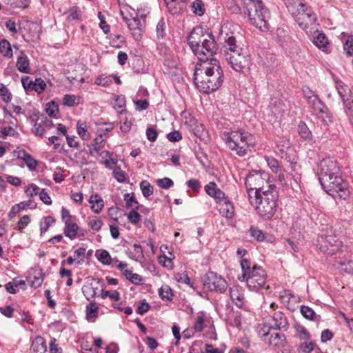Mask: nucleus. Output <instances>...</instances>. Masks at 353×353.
Returning <instances> with one entry per match:
<instances>
[{"label": "nucleus", "mask_w": 353, "mask_h": 353, "mask_svg": "<svg viewBox=\"0 0 353 353\" xmlns=\"http://www.w3.org/2000/svg\"><path fill=\"white\" fill-rule=\"evenodd\" d=\"M318 175L322 188L333 198L345 199L349 196L347 183L341 177L335 160L323 159L319 163Z\"/></svg>", "instance_id": "nucleus-1"}, {"label": "nucleus", "mask_w": 353, "mask_h": 353, "mask_svg": "<svg viewBox=\"0 0 353 353\" xmlns=\"http://www.w3.org/2000/svg\"><path fill=\"white\" fill-rule=\"evenodd\" d=\"M196 65L194 73V82L198 90L203 93L216 90L223 83V72L219 61L214 58L201 61Z\"/></svg>", "instance_id": "nucleus-2"}, {"label": "nucleus", "mask_w": 353, "mask_h": 353, "mask_svg": "<svg viewBox=\"0 0 353 353\" xmlns=\"http://www.w3.org/2000/svg\"><path fill=\"white\" fill-rule=\"evenodd\" d=\"M188 42L200 61H208L213 58L217 50L212 33L204 32L201 28L193 29L188 37Z\"/></svg>", "instance_id": "nucleus-3"}, {"label": "nucleus", "mask_w": 353, "mask_h": 353, "mask_svg": "<svg viewBox=\"0 0 353 353\" xmlns=\"http://www.w3.org/2000/svg\"><path fill=\"white\" fill-rule=\"evenodd\" d=\"M249 200L252 205L255 204L256 213L261 218L269 220L272 219L277 210L279 193L272 185L260 194L252 196L249 194Z\"/></svg>", "instance_id": "nucleus-4"}, {"label": "nucleus", "mask_w": 353, "mask_h": 353, "mask_svg": "<svg viewBox=\"0 0 353 353\" xmlns=\"http://www.w3.org/2000/svg\"><path fill=\"white\" fill-rule=\"evenodd\" d=\"M228 147L239 157H244L251 152L255 145L254 137L242 130L223 133Z\"/></svg>", "instance_id": "nucleus-5"}, {"label": "nucleus", "mask_w": 353, "mask_h": 353, "mask_svg": "<svg viewBox=\"0 0 353 353\" xmlns=\"http://www.w3.org/2000/svg\"><path fill=\"white\" fill-rule=\"evenodd\" d=\"M241 267L243 274L239 279L241 281H246L247 286L250 290L257 291L265 286L267 274L261 267L256 265L251 267V263L247 259L241 260Z\"/></svg>", "instance_id": "nucleus-6"}, {"label": "nucleus", "mask_w": 353, "mask_h": 353, "mask_svg": "<svg viewBox=\"0 0 353 353\" xmlns=\"http://www.w3.org/2000/svg\"><path fill=\"white\" fill-rule=\"evenodd\" d=\"M243 8L248 12L249 21L252 25L262 32L269 30L268 20L270 18V12L262 1L246 0L244 1Z\"/></svg>", "instance_id": "nucleus-7"}, {"label": "nucleus", "mask_w": 353, "mask_h": 353, "mask_svg": "<svg viewBox=\"0 0 353 353\" xmlns=\"http://www.w3.org/2000/svg\"><path fill=\"white\" fill-rule=\"evenodd\" d=\"M225 58L232 69L239 72L248 71L252 64L250 56L243 48H238L234 52H227Z\"/></svg>", "instance_id": "nucleus-8"}, {"label": "nucleus", "mask_w": 353, "mask_h": 353, "mask_svg": "<svg viewBox=\"0 0 353 353\" xmlns=\"http://www.w3.org/2000/svg\"><path fill=\"white\" fill-rule=\"evenodd\" d=\"M269 174L265 172L253 171L245 179V186L248 190V194L254 192V196L265 192L264 187L268 184Z\"/></svg>", "instance_id": "nucleus-9"}, {"label": "nucleus", "mask_w": 353, "mask_h": 353, "mask_svg": "<svg viewBox=\"0 0 353 353\" xmlns=\"http://www.w3.org/2000/svg\"><path fill=\"white\" fill-rule=\"evenodd\" d=\"M202 282L204 288L210 291L224 293L228 288L226 281L221 276L212 271L207 272L203 276Z\"/></svg>", "instance_id": "nucleus-10"}, {"label": "nucleus", "mask_w": 353, "mask_h": 353, "mask_svg": "<svg viewBox=\"0 0 353 353\" xmlns=\"http://www.w3.org/2000/svg\"><path fill=\"white\" fill-rule=\"evenodd\" d=\"M61 213V220L65 224L63 234L65 236L72 240L76 237L79 229V226L75 222V218L64 207H62Z\"/></svg>", "instance_id": "nucleus-11"}, {"label": "nucleus", "mask_w": 353, "mask_h": 353, "mask_svg": "<svg viewBox=\"0 0 353 353\" xmlns=\"http://www.w3.org/2000/svg\"><path fill=\"white\" fill-rule=\"evenodd\" d=\"M99 286L101 287V291H103L105 287L104 283L99 279H94L93 282L83 285L82 292L87 300L90 301L96 296Z\"/></svg>", "instance_id": "nucleus-12"}, {"label": "nucleus", "mask_w": 353, "mask_h": 353, "mask_svg": "<svg viewBox=\"0 0 353 353\" xmlns=\"http://www.w3.org/2000/svg\"><path fill=\"white\" fill-rule=\"evenodd\" d=\"M220 39L223 40V47L225 48V52H234L238 48H243L238 44V42L232 32L223 34L221 32Z\"/></svg>", "instance_id": "nucleus-13"}, {"label": "nucleus", "mask_w": 353, "mask_h": 353, "mask_svg": "<svg viewBox=\"0 0 353 353\" xmlns=\"http://www.w3.org/2000/svg\"><path fill=\"white\" fill-rule=\"evenodd\" d=\"M333 240L332 236H321L317 240V247L327 254H333L338 249L337 245L332 243Z\"/></svg>", "instance_id": "nucleus-14"}, {"label": "nucleus", "mask_w": 353, "mask_h": 353, "mask_svg": "<svg viewBox=\"0 0 353 353\" xmlns=\"http://www.w3.org/2000/svg\"><path fill=\"white\" fill-rule=\"evenodd\" d=\"M287 8L295 21H299L301 16L308 11L305 3L294 0L288 1Z\"/></svg>", "instance_id": "nucleus-15"}, {"label": "nucleus", "mask_w": 353, "mask_h": 353, "mask_svg": "<svg viewBox=\"0 0 353 353\" xmlns=\"http://www.w3.org/2000/svg\"><path fill=\"white\" fill-rule=\"evenodd\" d=\"M123 19L126 22L128 28L132 32V34L134 38L139 41L141 39V33L143 30V23H141V19L138 18V16L132 19H128L123 17Z\"/></svg>", "instance_id": "nucleus-16"}, {"label": "nucleus", "mask_w": 353, "mask_h": 353, "mask_svg": "<svg viewBox=\"0 0 353 353\" xmlns=\"http://www.w3.org/2000/svg\"><path fill=\"white\" fill-rule=\"evenodd\" d=\"M308 104L315 113L326 114L328 121H332V115L327 107L322 102L317 95H314L307 101Z\"/></svg>", "instance_id": "nucleus-17"}, {"label": "nucleus", "mask_w": 353, "mask_h": 353, "mask_svg": "<svg viewBox=\"0 0 353 353\" xmlns=\"http://www.w3.org/2000/svg\"><path fill=\"white\" fill-rule=\"evenodd\" d=\"M230 296L234 304L238 307L242 308L245 303L244 290L239 286L234 285L230 288Z\"/></svg>", "instance_id": "nucleus-18"}, {"label": "nucleus", "mask_w": 353, "mask_h": 353, "mask_svg": "<svg viewBox=\"0 0 353 353\" xmlns=\"http://www.w3.org/2000/svg\"><path fill=\"white\" fill-rule=\"evenodd\" d=\"M216 208L223 216L228 219H232L234 216V208L229 198L218 201Z\"/></svg>", "instance_id": "nucleus-19"}, {"label": "nucleus", "mask_w": 353, "mask_h": 353, "mask_svg": "<svg viewBox=\"0 0 353 353\" xmlns=\"http://www.w3.org/2000/svg\"><path fill=\"white\" fill-rule=\"evenodd\" d=\"M316 21V17L314 12L308 10L305 14L301 16L299 21H296V22L303 30H307L315 24Z\"/></svg>", "instance_id": "nucleus-20"}, {"label": "nucleus", "mask_w": 353, "mask_h": 353, "mask_svg": "<svg viewBox=\"0 0 353 353\" xmlns=\"http://www.w3.org/2000/svg\"><path fill=\"white\" fill-rule=\"evenodd\" d=\"M274 322V330H286L289 327V323L286 316L281 312H276L272 316Z\"/></svg>", "instance_id": "nucleus-21"}, {"label": "nucleus", "mask_w": 353, "mask_h": 353, "mask_svg": "<svg viewBox=\"0 0 353 353\" xmlns=\"http://www.w3.org/2000/svg\"><path fill=\"white\" fill-rule=\"evenodd\" d=\"M127 254L130 259L137 262L141 263L144 259L143 248L138 243L133 244L131 248H128Z\"/></svg>", "instance_id": "nucleus-22"}, {"label": "nucleus", "mask_w": 353, "mask_h": 353, "mask_svg": "<svg viewBox=\"0 0 353 353\" xmlns=\"http://www.w3.org/2000/svg\"><path fill=\"white\" fill-rule=\"evenodd\" d=\"M266 343H268L270 346L280 348L285 345L286 339L283 334L273 332Z\"/></svg>", "instance_id": "nucleus-23"}, {"label": "nucleus", "mask_w": 353, "mask_h": 353, "mask_svg": "<svg viewBox=\"0 0 353 353\" xmlns=\"http://www.w3.org/2000/svg\"><path fill=\"white\" fill-rule=\"evenodd\" d=\"M89 203L91 204V210L97 214L100 213L104 207V201L98 194H92L90 196Z\"/></svg>", "instance_id": "nucleus-24"}, {"label": "nucleus", "mask_w": 353, "mask_h": 353, "mask_svg": "<svg viewBox=\"0 0 353 353\" xmlns=\"http://www.w3.org/2000/svg\"><path fill=\"white\" fill-rule=\"evenodd\" d=\"M336 88L342 99L343 103L345 102V99H348L349 97H353L349 87L344 84L342 81H336Z\"/></svg>", "instance_id": "nucleus-25"}, {"label": "nucleus", "mask_w": 353, "mask_h": 353, "mask_svg": "<svg viewBox=\"0 0 353 353\" xmlns=\"http://www.w3.org/2000/svg\"><path fill=\"white\" fill-rule=\"evenodd\" d=\"M30 63L28 57L23 52H21V55L17 58V61L16 63V66L17 69L23 73H29Z\"/></svg>", "instance_id": "nucleus-26"}, {"label": "nucleus", "mask_w": 353, "mask_h": 353, "mask_svg": "<svg viewBox=\"0 0 353 353\" xmlns=\"http://www.w3.org/2000/svg\"><path fill=\"white\" fill-rule=\"evenodd\" d=\"M18 157L21 159L27 167L30 170H34L37 165V161L35 160L32 156L27 153L25 150H21L19 152Z\"/></svg>", "instance_id": "nucleus-27"}, {"label": "nucleus", "mask_w": 353, "mask_h": 353, "mask_svg": "<svg viewBox=\"0 0 353 353\" xmlns=\"http://www.w3.org/2000/svg\"><path fill=\"white\" fill-rule=\"evenodd\" d=\"M30 350L34 353H43L46 350V345L43 337L37 336L32 341Z\"/></svg>", "instance_id": "nucleus-28"}, {"label": "nucleus", "mask_w": 353, "mask_h": 353, "mask_svg": "<svg viewBox=\"0 0 353 353\" xmlns=\"http://www.w3.org/2000/svg\"><path fill=\"white\" fill-rule=\"evenodd\" d=\"M95 256L98 261L103 265H110L112 262L111 256L107 250H98L95 252Z\"/></svg>", "instance_id": "nucleus-29"}, {"label": "nucleus", "mask_w": 353, "mask_h": 353, "mask_svg": "<svg viewBox=\"0 0 353 353\" xmlns=\"http://www.w3.org/2000/svg\"><path fill=\"white\" fill-rule=\"evenodd\" d=\"M301 313L307 319L312 321H319V316L316 315L314 311L308 306L302 305Z\"/></svg>", "instance_id": "nucleus-30"}, {"label": "nucleus", "mask_w": 353, "mask_h": 353, "mask_svg": "<svg viewBox=\"0 0 353 353\" xmlns=\"http://www.w3.org/2000/svg\"><path fill=\"white\" fill-rule=\"evenodd\" d=\"M298 133L299 135L305 140H311L312 137V134L311 131L309 130L307 125L303 123L300 122L298 125Z\"/></svg>", "instance_id": "nucleus-31"}, {"label": "nucleus", "mask_w": 353, "mask_h": 353, "mask_svg": "<svg viewBox=\"0 0 353 353\" xmlns=\"http://www.w3.org/2000/svg\"><path fill=\"white\" fill-rule=\"evenodd\" d=\"M314 43L316 46H317L319 49L322 50H325L327 45L329 44L328 39H327L325 34L323 33H319L314 39Z\"/></svg>", "instance_id": "nucleus-32"}, {"label": "nucleus", "mask_w": 353, "mask_h": 353, "mask_svg": "<svg viewBox=\"0 0 353 353\" xmlns=\"http://www.w3.org/2000/svg\"><path fill=\"white\" fill-rule=\"evenodd\" d=\"M99 307L94 302L90 303L86 306V316L90 321H94V319L97 316Z\"/></svg>", "instance_id": "nucleus-33"}, {"label": "nucleus", "mask_w": 353, "mask_h": 353, "mask_svg": "<svg viewBox=\"0 0 353 353\" xmlns=\"http://www.w3.org/2000/svg\"><path fill=\"white\" fill-rule=\"evenodd\" d=\"M0 52L6 57H12V50L10 43L6 39L0 41Z\"/></svg>", "instance_id": "nucleus-34"}, {"label": "nucleus", "mask_w": 353, "mask_h": 353, "mask_svg": "<svg viewBox=\"0 0 353 353\" xmlns=\"http://www.w3.org/2000/svg\"><path fill=\"white\" fill-rule=\"evenodd\" d=\"M265 160L273 172L277 174V172L281 171L280 163L277 159L271 156H265Z\"/></svg>", "instance_id": "nucleus-35"}, {"label": "nucleus", "mask_w": 353, "mask_h": 353, "mask_svg": "<svg viewBox=\"0 0 353 353\" xmlns=\"http://www.w3.org/2000/svg\"><path fill=\"white\" fill-rule=\"evenodd\" d=\"M123 273L126 279L135 285H141L142 283L143 279L139 274L133 273L131 270H125Z\"/></svg>", "instance_id": "nucleus-36"}, {"label": "nucleus", "mask_w": 353, "mask_h": 353, "mask_svg": "<svg viewBox=\"0 0 353 353\" xmlns=\"http://www.w3.org/2000/svg\"><path fill=\"white\" fill-rule=\"evenodd\" d=\"M204 321H205V315L203 312L199 314L194 319V323L192 328L194 332H200L204 328Z\"/></svg>", "instance_id": "nucleus-37"}, {"label": "nucleus", "mask_w": 353, "mask_h": 353, "mask_svg": "<svg viewBox=\"0 0 353 353\" xmlns=\"http://www.w3.org/2000/svg\"><path fill=\"white\" fill-rule=\"evenodd\" d=\"M274 329L273 327H270L267 325H263L258 328V334L259 336L266 342L270 334L272 333L271 331Z\"/></svg>", "instance_id": "nucleus-38"}, {"label": "nucleus", "mask_w": 353, "mask_h": 353, "mask_svg": "<svg viewBox=\"0 0 353 353\" xmlns=\"http://www.w3.org/2000/svg\"><path fill=\"white\" fill-rule=\"evenodd\" d=\"M159 294L163 300L171 301L172 299L173 294L169 285H162L159 290Z\"/></svg>", "instance_id": "nucleus-39"}, {"label": "nucleus", "mask_w": 353, "mask_h": 353, "mask_svg": "<svg viewBox=\"0 0 353 353\" xmlns=\"http://www.w3.org/2000/svg\"><path fill=\"white\" fill-rule=\"evenodd\" d=\"M124 200L125 201L126 208L133 209H138L139 203L134 196V194L127 193L124 195Z\"/></svg>", "instance_id": "nucleus-40"}, {"label": "nucleus", "mask_w": 353, "mask_h": 353, "mask_svg": "<svg viewBox=\"0 0 353 353\" xmlns=\"http://www.w3.org/2000/svg\"><path fill=\"white\" fill-rule=\"evenodd\" d=\"M192 8L193 12L198 16H202L205 13V9L204 3L201 0H196L194 2H193Z\"/></svg>", "instance_id": "nucleus-41"}, {"label": "nucleus", "mask_w": 353, "mask_h": 353, "mask_svg": "<svg viewBox=\"0 0 353 353\" xmlns=\"http://www.w3.org/2000/svg\"><path fill=\"white\" fill-rule=\"evenodd\" d=\"M140 188L143 195L146 198L152 195L153 193V187L148 181L144 180L141 181L140 183Z\"/></svg>", "instance_id": "nucleus-42"}, {"label": "nucleus", "mask_w": 353, "mask_h": 353, "mask_svg": "<svg viewBox=\"0 0 353 353\" xmlns=\"http://www.w3.org/2000/svg\"><path fill=\"white\" fill-rule=\"evenodd\" d=\"M99 139H101L100 141H99V138L95 139L94 143L90 148V153L92 156H94L95 154H97L103 146L102 143L104 141V140L102 139L101 135H100Z\"/></svg>", "instance_id": "nucleus-43"}, {"label": "nucleus", "mask_w": 353, "mask_h": 353, "mask_svg": "<svg viewBox=\"0 0 353 353\" xmlns=\"http://www.w3.org/2000/svg\"><path fill=\"white\" fill-rule=\"evenodd\" d=\"M251 236L258 241H262L265 238V233L257 228L252 226L250 229Z\"/></svg>", "instance_id": "nucleus-44"}, {"label": "nucleus", "mask_w": 353, "mask_h": 353, "mask_svg": "<svg viewBox=\"0 0 353 353\" xmlns=\"http://www.w3.org/2000/svg\"><path fill=\"white\" fill-rule=\"evenodd\" d=\"M88 219L89 227L94 231H99L103 224V221L96 216L90 217Z\"/></svg>", "instance_id": "nucleus-45"}, {"label": "nucleus", "mask_w": 353, "mask_h": 353, "mask_svg": "<svg viewBox=\"0 0 353 353\" xmlns=\"http://www.w3.org/2000/svg\"><path fill=\"white\" fill-rule=\"evenodd\" d=\"M344 110L348 119L353 117V97H349L343 102Z\"/></svg>", "instance_id": "nucleus-46"}, {"label": "nucleus", "mask_w": 353, "mask_h": 353, "mask_svg": "<svg viewBox=\"0 0 353 353\" xmlns=\"http://www.w3.org/2000/svg\"><path fill=\"white\" fill-rule=\"evenodd\" d=\"M85 256V249L83 248H79L74 252L73 257L77 261V264L81 265L84 262V258Z\"/></svg>", "instance_id": "nucleus-47"}, {"label": "nucleus", "mask_w": 353, "mask_h": 353, "mask_svg": "<svg viewBox=\"0 0 353 353\" xmlns=\"http://www.w3.org/2000/svg\"><path fill=\"white\" fill-rule=\"evenodd\" d=\"M0 97H2V99L4 102L8 103L12 99V94L8 90V89L3 85L0 84Z\"/></svg>", "instance_id": "nucleus-48"}, {"label": "nucleus", "mask_w": 353, "mask_h": 353, "mask_svg": "<svg viewBox=\"0 0 353 353\" xmlns=\"http://www.w3.org/2000/svg\"><path fill=\"white\" fill-rule=\"evenodd\" d=\"M54 222L55 219L54 217L51 216L46 217L44 222L41 223L40 225L41 233L42 234L43 232H46L48 230L49 227L53 223H54Z\"/></svg>", "instance_id": "nucleus-49"}, {"label": "nucleus", "mask_w": 353, "mask_h": 353, "mask_svg": "<svg viewBox=\"0 0 353 353\" xmlns=\"http://www.w3.org/2000/svg\"><path fill=\"white\" fill-rule=\"evenodd\" d=\"M46 86V84L41 78H37L34 81L33 90L39 94H41L45 90Z\"/></svg>", "instance_id": "nucleus-50"}, {"label": "nucleus", "mask_w": 353, "mask_h": 353, "mask_svg": "<svg viewBox=\"0 0 353 353\" xmlns=\"http://www.w3.org/2000/svg\"><path fill=\"white\" fill-rule=\"evenodd\" d=\"M165 23L161 19L157 23L156 27L157 36L159 39L163 38L165 35Z\"/></svg>", "instance_id": "nucleus-51"}, {"label": "nucleus", "mask_w": 353, "mask_h": 353, "mask_svg": "<svg viewBox=\"0 0 353 353\" xmlns=\"http://www.w3.org/2000/svg\"><path fill=\"white\" fill-rule=\"evenodd\" d=\"M137 210V209H133L128 214V219L133 225H137L141 220V215L138 213Z\"/></svg>", "instance_id": "nucleus-52"}, {"label": "nucleus", "mask_w": 353, "mask_h": 353, "mask_svg": "<svg viewBox=\"0 0 353 353\" xmlns=\"http://www.w3.org/2000/svg\"><path fill=\"white\" fill-rule=\"evenodd\" d=\"M113 175L116 180L119 183L125 181V175L123 171L121 170L120 167L116 166L113 170Z\"/></svg>", "instance_id": "nucleus-53"}, {"label": "nucleus", "mask_w": 353, "mask_h": 353, "mask_svg": "<svg viewBox=\"0 0 353 353\" xmlns=\"http://www.w3.org/2000/svg\"><path fill=\"white\" fill-rule=\"evenodd\" d=\"M102 299H105L109 297L111 300L114 301H119L120 300V294L116 291H105L101 293Z\"/></svg>", "instance_id": "nucleus-54"}, {"label": "nucleus", "mask_w": 353, "mask_h": 353, "mask_svg": "<svg viewBox=\"0 0 353 353\" xmlns=\"http://www.w3.org/2000/svg\"><path fill=\"white\" fill-rule=\"evenodd\" d=\"M157 184L163 189H168L173 186L174 182L171 179L165 177L163 179H158L157 181Z\"/></svg>", "instance_id": "nucleus-55"}, {"label": "nucleus", "mask_w": 353, "mask_h": 353, "mask_svg": "<svg viewBox=\"0 0 353 353\" xmlns=\"http://www.w3.org/2000/svg\"><path fill=\"white\" fill-rule=\"evenodd\" d=\"M77 97L72 94H65L63 97V103L64 105L72 107L77 104H78V102H77Z\"/></svg>", "instance_id": "nucleus-56"}, {"label": "nucleus", "mask_w": 353, "mask_h": 353, "mask_svg": "<svg viewBox=\"0 0 353 353\" xmlns=\"http://www.w3.org/2000/svg\"><path fill=\"white\" fill-rule=\"evenodd\" d=\"M344 50L346 52L347 55H353V35L348 37L347 40L344 44Z\"/></svg>", "instance_id": "nucleus-57"}, {"label": "nucleus", "mask_w": 353, "mask_h": 353, "mask_svg": "<svg viewBox=\"0 0 353 353\" xmlns=\"http://www.w3.org/2000/svg\"><path fill=\"white\" fill-rule=\"evenodd\" d=\"M164 1H165V3L169 12L171 14H174L176 12H178V8L176 7V4H178V2L179 1V0H170V1L164 0Z\"/></svg>", "instance_id": "nucleus-58"}, {"label": "nucleus", "mask_w": 353, "mask_h": 353, "mask_svg": "<svg viewBox=\"0 0 353 353\" xmlns=\"http://www.w3.org/2000/svg\"><path fill=\"white\" fill-rule=\"evenodd\" d=\"M188 187L192 188L194 192H198L201 188V183L196 179H190L186 182Z\"/></svg>", "instance_id": "nucleus-59"}, {"label": "nucleus", "mask_w": 353, "mask_h": 353, "mask_svg": "<svg viewBox=\"0 0 353 353\" xmlns=\"http://www.w3.org/2000/svg\"><path fill=\"white\" fill-rule=\"evenodd\" d=\"M78 134L83 139L87 140L90 137L89 133L87 132L85 126H83L79 121L77 123Z\"/></svg>", "instance_id": "nucleus-60"}, {"label": "nucleus", "mask_w": 353, "mask_h": 353, "mask_svg": "<svg viewBox=\"0 0 353 353\" xmlns=\"http://www.w3.org/2000/svg\"><path fill=\"white\" fill-rule=\"evenodd\" d=\"M46 111L50 117H54L56 113L58 112V106L55 103L50 102L47 104Z\"/></svg>", "instance_id": "nucleus-61"}, {"label": "nucleus", "mask_w": 353, "mask_h": 353, "mask_svg": "<svg viewBox=\"0 0 353 353\" xmlns=\"http://www.w3.org/2000/svg\"><path fill=\"white\" fill-rule=\"evenodd\" d=\"M112 83L110 77L101 75L95 79V84L101 86L108 85Z\"/></svg>", "instance_id": "nucleus-62"}, {"label": "nucleus", "mask_w": 353, "mask_h": 353, "mask_svg": "<svg viewBox=\"0 0 353 353\" xmlns=\"http://www.w3.org/2000/svg\"><path fill=\"white\" fill-rule=\"evenodd\" d=\"M33 133L40 137H43L45 133V128L41 122L35 123L32 128Z\"/></svg>", "instance_id": "nucleus-63"}, {"label": "nucleus", "mask_w": 353, "mask_h": 353, "mask_svg": "<svg viewBox=\"0 0 353 353\" xmlns=\"http://www.w3.org/2000/svg\"><path fill=\"white\" fill-rule=\"evenodd\" d=\"M341 270L349 273L353 274V261H347L341 263Z\"/></svg>", "instance_id": "nucleus-64"}]
</instances>
